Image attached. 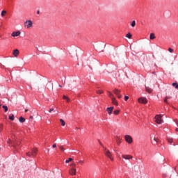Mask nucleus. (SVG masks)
Wrapping results in <instances>:
<instances>
[{
	"label": "nucleus",
	"instance_id": "obj_1",
	"mask_svg": "<svg viewBox=\"0 0 178 178\" xmlns=\"http://www.w3.org/2000/svg\"><path fill=\"white\" fill-rule=\"evenodd\" d=\"M108 95L109 98H111V99L112 100V104H113V105L118 106V101L116 100V98H115L113 94H112V92H108Z\"/></svg>",
	"mask_w": 178,
	"mask_h": 178
},
{
	"label": "nucleus",
	"instance_id": "obj_2",
	"mask_svg": "<svg viewBox=\"0 0 178 178\" xmlns=\"http://www.w3.org/2000/svg\"><path fill=\"white\" fill-rule=\"evenodd\" d=\"M104 154L106 156H107V158H109L111 161H113V157H112V153L111 152V151L106 149V147H104Z\"/></svg>",
	"mask_w": 178,
	"mask_h": 178
},
{
	"label": "nucleus",
	"instance_id": "obj_3",
	"mask_svg": "<svg viewBox=\"0 0 178 178\" xmlns=\"http://www.w3.org/2000/svg\"><path fill=\"white\" fill-rule=\"evenodd\" d=\"M38 152V150L37 149H33L31 152H27L26 155L28 156H35V155H37V152Z\"/></svg>",
	"mask_w": 178,
	"mask_h": 178
},
{
	"label": "nucleus",
	"instance_id": "obj_4",
	"mask_svg": "<svg viewBox=\"0 0 178 178\" xmlns=\"http://www.w3.org/2000/svg\"><path fill=\"white\" fill-rule=\"evenodd\" d=\"M24 26L26 29H31V27H33V22L31 20H26L24 23Z\"/></svg>",
	"mask_w": 178,
	"mask_h": 178
},
{
	"label": "nucleus",
	"instance_id": "obj_5",
	"mask_svg": "<svg viewBox=\"0 0 178 178\" xmlns=\"http://www.w3.org/2000/svg\"><path fill=\"white\" fill-rule=\"evenodd\" d=\"M125 141L128 143V144H131L133 143V138L129 135L124 136Z\"/></svg>",
	"mask_w": 178,
	"mask_h": 178
},
{
	"label": "nucleus",
	"instance_id": "obj_6",
	"mask_svg": "<svg viewBox=\"0 0 178 178\" xmlns=\"http://www.w3.org/2000/svg\"><path fill=\"white\" fill-rule=\"evenodd\" d=\"M155 122L158 123V124H161L162 123V116L157 115L155 116Z\"/></svg>",
	"mask_w": 178,
	"mask_h": 178
},
{
	"label": "nucleus",
	"instance_id": "obj_7",
	"mask_svg": "<svg viewBox=\"0 0 178 178\" xmlns=\"http://www.w3.org/2000/svg\"><path fill=\"white\" fill-rule=\"evenodd\" d=\"M113 93H114L115 95H117L118 98H119L120 99V98H122V96H121V95H120V92H121L120 90H118V89H114V90H113Z\"/></svg>",
	"mask_w": 178,
	"mask_h": 178
},
{
	"label": "nucleus",
	"instance_id": "obj_8",
	"mask_svg": "<svg viewBox=\"0 0 178 178\" xmlns=\"http://www.w3.org/2000/svg\"><path fill=\"white\" fill-rule=\"evenodd\" d=\"M138 102L140 104H147L148 102V100H147V98L145 97H140L138 99Z\"/></svg>",
	"mask_w": 178,
	"mask_h": 178
},
{
	"label": "nucleus",
	"instance_id": "obj_9",
	"mask_svg": "<svg viewBox=\"0 0 178 178\" xmlns=\"http://www.w3.org/2000/svg\"><path fill=\"white\" fill-rule=\"evenodd\" d=\"M76 168H72L70 170H69V174L71 176H76Z\"/></svg>",
	"mask_w": 178,
	"mask_h": 178
},
{
	"label": "nucleus",
	"instance_id": "obj_10",
	"mask_svg": "<svg viewBox=\"0 0 178 178\" xmlns=\"http://www.w3.org/2000/svg\"><path fill=\"white\" fill-rule=\"evenodd\" d=\"M22 34V32L20 31H14L11 33L12 37H19Z\"/></svg>",
	"mask_w": 178,
	"mask_h": 178
},
{
	"label": "nucleus",
	"instance_id": "obj_11",
	"mask_svg": "<svg viewBox=\"0 0 178 178\" xmlns=\"http://www.w3.org/2000/svg\"><path fill=\"white\" fill-rule=\"evenodd\" d=\"M122 157L124 159H126V160L133 159V156H131V155H124V154H122Z\"/></svg>",
	"mask_w": 178,
	"mask_h": 178
},
{
	"label": "nucleus",
	"instance_id": "obj_12",
	"mask_svg": "<svg viewBox=\"0 0 178 178\" xmlns=\"http://www.w3.org/2000/svg\"><path fill=\"white\" fill-rule=\"evenodd\" d=\"M19 49H17L13 50V55H14L15 58H17V56H19Z\"/></svg>",
	"mask_w": 178,
	"mask_h": 178
},
{
	"label": "nucleus",
	"instance_id": "obj_13",
	"mask_svg": "<svg viewBox=\"0 0 178 178\" xmlns=\"http://www.w3.org/2000/svg\"><path fill=\"white\" fill-rule=\"evenodd\" d=\"M106 111L108 112V115H112V112H113V106L107 108Z\"/></svg>",
	"mask_w": 178,
	"mask_h": 178
},
{
	"label": "nucleus",
	"instance_id": "obj_14",
	"mask_svg": "<svg viewBox=\"0 0 178 178\" xmlns=\"http://www.w3.org/2000/svg\"><path fill=\"white\" fill-rule=\"evenodd\" d=\"M145 90L149 94H151V92H152V89L151 88L148 87V86H145Z\"/></svg>",
	"mask_w": 178,
	"mask_h": 178
},
{
	"label": "nucleus",
	"instance_id": "obj_15",
	"mask_svg": "<svg viewBox=\"0 0 178 178\" xmlns=\"http://www.w3.org/2000/svg\"><path fill=\"white\" fill-rule=\"evenodd\" d=\"M20 123H24V122H26V119L23 117H20L19 119Z\"/></svg>",
	"mask_w": 178,
	"mask_h": 178
},
{
	"label": "nucleus",
	"instance_id": "obj_16",
	"mask_svg": "<svg viewBox=\"0 0 178 178\" xmlns=\"http://www.w3.org/2000/svg\"><path fill=\"white\" fill-rule=\"evenodd\" d=\"M167 140H168V143H170V144H172V143H173L172 138L168 137V138H167Z\"/></svg>",
	"mask_w": 178,
	"mask_h": 178
},
{
	"label": "nucleus",
	"instance_id": "obj_17",
	"mask_svg": "<svg viewBox=\"0 0 178 178\" xmlns=\"http://www.w3.org/2000/svg\"><path fill=\"white\" fill-rule=\"evenodd\" d=\"M116 142L118 145H120V143H122V141L120 140V138L119 137H117Z\"/></svg>",
	"mask_w": 178,
	"mask_h": 178
},
{
	"label": "nucleus",
	"instance_id": "obj_18",
	"mask_svg": "<svg viewBox=\"0 0 178 178\" xmlns=\"http://www.w3.org/2000/svg\"><path fill=\"white\" fill-rule=\"evenodd\" d=\"M6 15V10L1 11V17H4V16Z\"/></svg>",
	"mask_w": 178,
	"mask_h": 178
},
{
	"label": "nucleus",
	"instance_id": "obj_19",
	"mask_svg": "<svg viewBox=\"0 0 178 178\" xmlns=\"http://www.w3.org/2000/svg\"><path fill=\"white\" fill-rule=\"evenodd\" d=\"M60 122L61 123V126H65L66 124V122H65V120H63V119H60Z\"/></svg>",
	"mask_w": 178,
	"mask_h": 178
},
{
	"label": "nucleus",
	"instance_id": "obj_20",
	"mask_svg": "<svg viewBox=\"0 0 178 178\" xmlns=\"http://www.w3.org/2000/svg\"><path fill=\"white\" fill-rule=\"evenodd\" d=\"M149 38H150L151 40H154V38H155V34L151 33V34H150V36H149Z\"/></svg>",
	"mask_w": 178,
	"mask_h": 178
},
{
	"label": "nucleus",
	"instance_id": "obj_21",
	"mask_svg": "<svg viewBox=\"0 0 178 178\" xmlns=\"http://www.w3.org/2000/svg\"><path fill=\"white\" fill-rule=\"evenodd\" d=\"M126 37H127V38H131V37H132V35H131V33H128L127 35H126Z\"/></svg>",
	"mask_w": 178,
	"mask_h": 178
},
{
	"label": "nucleus",
	"instance_id": "obj_22",
	"mask_svg": "<svg viewBox=\"0 0 178 178\" xmlns=\"http://www.w3.org/2000/svg\"><path fill=\"white\" fill-rule=\"evenodd\" d=\"M9 119L10 120H15V115H9Z\"/></svg>",
	"mask_w": 178,
	"mask_h": 178
},
{
	"label": "nucleus",
	"instance_id": "obj_23",
	"mask_svg": "<svg viewBox=\"0 0 178 178\" xmlns=\"http://www.w3.org/2000/svg\"><path fill=\"white\" fill-rule=\"evenodd\" d=\"M154 143H158V140H156V138L155 137H154L152 139V144H154Z\"/></svg>",
	"mask_w": 178,
	"mask_h": 178
},
{
	"label": "nucleus",
	"instance_id": "obj_24",
	"mask_svg": "<svg viewBox=\"0 0 178 178\" xmlns=\"http://www.w3.org/2000/svg\"><path fill=\"white\" fill-rule=\"evenodd\" d=\"M168 99H169V96H166V97H165V99H164V102H165V104H168Z\"/></svg>",
	"mask_w": 178,
	"mask_h": 178
},
{
	"label": "nucleus",
	"instance_id": "obj_25",
	"mask_svg": "<svg viewBox=\"0 0 178 178\" xmlns=\"http://www.w3.org/2000/svg\"><path fill=\"white\" fill-rule=\"evenodd\" d=\"M72 161H73V159L69 158L68 160H66V161H65V163H69V162H72Z\"/></svg>",
	"mask_w": 178,
	"mask_h": 178
},
{
	"label": "nucleus",
	"instance_id": "obj_26",
	"mask_svg": "<svg viewBox=\"0 0 178 178\" xmlns=\"http://www.w3.org/2000/svg\"><path fill=\"white\" fill-rule=\"evenodd\" d=\"M131 27H136V21H133L131 24Z\"/></svg>",
	"mask_w": 178,
	"mask_h": 178
},
{
	"label": "nucleus",
	"instance_id": "obj_27",
	"mask_svg": "<svg viewBox=\"0 0 178 178\" xmlns=\"http://www.w3.org/2000/svg\"><path fill=\"white\" fill-rule=\"evenodd\" d=\"M5 112H8V106H3Z\"/></svg>",
	"mask_w": 178,
	"mask_h": 178
},
{
	"label": "nucleus",
	"instance_id": "obj_28",
	"mask_svg": "<svg viewBox=\"0 0 178 178\" xmlns=\"http://www.w3.org/2000/svg\"><path fill=\"white\" fill-rule=\"evenodd\" d=\"M172 86H173V87H175V88H178L177 83H172Z\"/></svg>",
	"mask_w": 178,
	"mask_h": 178
},
{
	"label": "nucleus",
	"instance_id": "obj_29",
	"mask_svg": "<svg viewBox=\"0 0 178 178\" xmlns=\"http://www.w3.org/2000/svg\"><path fill=\"white\" fill-rule=\"evenodd\" d=\"M119 112H120V110H117V111H115L113 112V113H114V115H119Z\"/></svg>",
	"mask_w": 178,
	"mask_h": 178
},
{
	"label": "nucleus",
	"instance_id": "obj_30",
	"mask_svg": "<svg viewBox=\"0 0 178 178\" xmlns=\"http://www.w3.org/2000/svg\"><path fill=\"white\" fill-rule=\"evenodd\" d=\"M97 94H104V91L102 90H97Z\"/></svg>",
	"mask_w": 178,
	"mask_h": 178
},
{
	"label": "nucleus",
	"instance_id": "obj_31",
	"mask_svg": "<svg viewBox=\"0 0 178 178\" xmlns=\"http://www.w3.org/2000/svg\"><path fill=\"white\" fill-rule=\"evenodd\" d=\"M60 149L63 152L65 151V148H63V146H60Z\"/></svg>",
	"mask_w": 178,
	"mask_h": 178
},
{
	"label": "nucleus",
	"instance_id": "obj_32",
	"mask_svg": "<svg viewBox=\"0 0 178 178\" xmlns=\"http://www.w3.org/2000/svg\"><path fill=\"white\" fill-rule=\"evenodd\" d=\"M70 166H71L72 168H74V167L76 166V163H72L70 164Z\"/></svg>",
	"mask_w": 178,
	"mask_h": 178
},
{
	"label": "nucleus",
	"instance_id": "obj_33",
	"mask_svg": "<svg viewBox=\"0 0 178 178\" xmlns=\"http://www.w3.org/2000/svg\"><path fill=\"white\" fill-rule=\"evenodd\" d=\"M79 163H80L81 165H83L84 163V161L81 160L79 161Z\"/></svg>",
	"mask_w": 178,
	"mask_h": 178
},
{
	"label": "nucleus",
	"instance_id": "obj_34",
	"mask_svg": "<svg viewBox=\"0 0 178 178\" xmlns=\"http://www.w3.org/2000/svg\"><path fill=\"white\" fill-rule=\"evenodd\" d=\"M168 51H169V52H171V53L173 52V49L172 48H169Z\"/></svg>",
	"mask_w": 178,
	"mask_h": 178
},
{
	"label": "nucleus",
	"instance_id": "obj_35",
	"mask_svg": "<svg viewBox=\"0 0 178 178\" xmlns=\"http://www.w3.org/2000/svg\"><path fill=\"white\" fill-rule=\"evenodd\" d=\"M129 99V97L128 96H125L124 97V101H127Z\"/></svg>",
	"mask_w": 178,
	"mask_h": 178
},
{
	"label": "nucleus",
	"instance_id": "obj_36",
	"mask_svg": "<svg viewBox=\"0 0 178 178\" xmlns=\"http://www.w3.org/2000/svg\"><path fill=\"white\" fill-rule=\"evenodd\" d=\"M54 108H50L49 111V113H51V112H54Z\"/></svg>",
	"mask_w": 178,
	"mask_h": 178
},
{
	"label": "nucleus",
	"instance_id": "obj_37",
	"mask_svg": "<svg viewBox=\"0 0 178 178\" xmlns=\"http://www.w3.org/2000/svg\"><path fill=\"white\" fill-rule=\"evenodd\" d=\"M67 97H68L66 96V95H63V99H67Z\"/></svg>",
	"mask_w": 178,
	"mask_h": 178
},
{
	"label": "nucleus",
	"instance_id": "obj_38",
	"mask_svg": "<svg viewBox=\"0 0 178 178\" xmlns=\"http://www.w3.org/2000/svg\"><path fill=\"white\" fill-rule=\"evenodd\" d=\"M65 101H67V102H70V99H69V97H67V99H65Z\"/></svg>",
	"mask_w": 178,
	"mask_h": 178
},
{
	"label": "nucleus",
	"instance_id": "obj_39",
	"mask_svg": "<svg viewBox=\"0 0 178 178\" xmlns=\"http://www.w3.org/2000/svg\"><path fill=\"white\" fill-rule=\"evenodd\" d=\"M53 148H56V144H54L52 146Z\"/></svg>",
	"mask_w": 178,
	"mask_h": 178
},
{
	"label": "nucleus",
	"instance_id": "obj_40",
	"mask_svg": "<svg viewBox=\"0 0 178 178\" xmlns=\"http://www.w3.org/2000/svg\"><path fill=\"white\" fill-rule=\"evenodd\" d=\"M51 90H54V83H51Z\"/></svg>",
	"mask_w": 178,
	"mask_h": 178
},
{
	"label": "nucleus",
	"instance_id": "obj_41",
	"mask_svg": "<svg viewBox=\"0 0 178 178\" xmlns=\"http://www.w3.org/2000/svg\"><path fill=\"white\" fill-rule=\"evenodd\" d=\"M25 112H29V110L26 109V110H25Z\"/></svg>",
	"mask_w": 178,
	"mask_h": 178
},
{
	"label": "nucleus",
	"instance_id": "obj_42",
	"mask_svg": "<svg viewBox=\"0 0 178 178\" xmlns=\"http://www.w3.org/2000/svg\"><path fill=\"white\" fill-rule=\"evenodd\" d=\"M37 13H38V15H39L40 14V11H38Z\"/></svg>",
	"mask_w": 178,
	"mask_h": 178
},
{
	"label": "nucleus",
	"instance_id": "obj_43",
	"mask_svg": "<svg viewBox=\"0 0 178 178\" xmlns=\"http://www.w3.org/2000/svg\"><path fill=\"white\" fill-rule=\"evenodd\" d=\"M175 131H178V128H177V129H175Z\"/></svg>",
	"mask_w": 178,
	"mask_h": 178
},
{
	"label": "nucleus",
	"instance_id": "obj_44",
	"mask_svg": "<svg viewBox=\"0 0 178 178\" xmlns=\"http://www.w3.org/2000/svg\"><path fill=\"white\" fill-rule=\"evenodd\" d=\"M99 144H100V145H102V143L101 142H99Z\"/></svg>",
	"mask_w": 178,
	"mask_h": 178
},
{
	"label": "nucleus",
	"instance_id": "obj_45",
	"mask_svg": "<svg viewBox=\"0 0 178 178\" xmlns=\"http://www.w3.org/2000/svg\"><path fill=\"white\" fill-rule=\"evenodd\" d=\"M30 119H33V116H31V117H30Z\"/></svg>",
	"mask_w": 178,
	"mask_h": 178
},
{
	"label": "nucleus",
	"instance_id": "obj_46",
	"mask_svg": "<svg viewBox=\"0 0 178 178\" xmlns=\"http://www.w3.org/2000/svg\"><path fill=\"white\" fill-rule=\"evenodd\" d=\"M58 86H59L60 88H61V87H62V86H60V85H59Z\"/></svg>",
	"mask_w": 178,
	"mask_h": 178
},
{
	"label": "nucleus",
	"instance_id": "obj_47",
	"mask_svg": "<svg viewBox=\"0 0 178 178\" xmlns=\"http://www.w3.org/2000/svg\"><path fill=\"white\" fill-rule=\"evenodd\" d=\"M171 97H168V99H170Z\"/></svg>",
	"mask_w": 178,
	"mask_h": 178
},
{
	"label": "nucleus",
	"instance_id": "obj_48",
	"mask_svg": "<svg viewBox=\"0 0 178 178\" xmlns=\"http://www.w3.org/2000/svg\"><path fill=\"white\" fill-rule=\"evenodd\" d=\"M101 52H104V50H102Z\"/></svg>",
	"mask_w": 178,
	"mask_h": 178
},
{
	"label": "nucleus",
	"instance_id": "obj_49",
	"mask_svg": "<svg viewBox=\"0 0 178 178\" xmlns=\"http://www.w3.org/2000/svg\"><path fill=\"white\" fill-rule=\"evenodd\" d=\"M80 129V128L76 127V129Z\"/></svg>",
	"mask_w": 178,
	"mask_h": 178
},
{
	"label": "nucleus",
	"instance_id": "obj_50",
	"mask_svg": "<svg viewBox=\"0 0 178 178\" xmlns=\"http://www.w3.org/2000/svg\"><path fill=\"white\" fill-rule=\"evenodd\" d=\"M0 106H1V105L0 104Z\"/></svg>",
	"mask_w": 178,
	"mask_h": 178
}]
</instances>
